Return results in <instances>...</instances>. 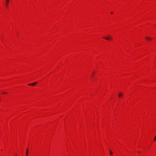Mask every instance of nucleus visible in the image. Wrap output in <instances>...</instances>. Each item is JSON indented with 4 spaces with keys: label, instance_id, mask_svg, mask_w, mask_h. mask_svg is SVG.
<instances>
[{
    "label": "nucleus",
    "instance_id": "obj_4",
    "mask_svg": "<svg viewBox=\"0 0 156 156\" xmlns=\"http://www.w3.org/2000/svg\"><path fill=\"white\" fill-rule=\"evenodd\" d=\"M28 151H29L28 148H27V149L26 152V156H28Z\"/></svg>",
    "mask_w": 156,
    "mask_h": 156
},
{
    "label": "nucleus",
    "instance_id": "obj_1",
    "mask_svg": "<svg viewBox=\"0 0 156 156\" xmlns=\"http://www.w3.org/2000/svg\"><path fill=\"white\" fill-rule=\"evenodd\" d=\"M37 83V82H36L33 83H29L28 84V85L30 86H34L35 84H36Z\"/></svg>",
    "mask_w": 156,
    "mask_h": 156
},
{
    "label": "nucleus",
    "instance_id": "obj_2",
    "mask_svg": "<svg viewBox=\"0 0 156 156\" xmlns=\"http://www.w3.org/2000/svg\"><path fill=\"white\" fill-rule=\"evenodd\" d=\"M112 38V37H111V36H107L105 38H104V39H109L110 38Z\"/></svg>",
    "mask_w": 156,
    "mask_h": 156
},
{
    "label": "nucleus",
    "instance_id": "obj_10",
    "mask_svg": "<svg viewBox=\"0 0 156 156\" xmlns=\"http://www.w3.org/2000/svg\"><path fill=\"white\" fill-rule=\"evenodd\" d=\"M111 14H113V12H111Z\"/></svg>",
    "mask_w": 156,
    "mask_h": 156
},
{
    "label": "nucleus",
    "instance_id": "obj_6",
    "mask_svg": "<svg viewBox=\"0 0 156 156\" xmlns=\"http://www.w3.org/2000/svg\"><path fill=\"white\" fill-rule=\"evenodd\" d=\"M156 140V136H155L154 138V141H155Z\"/></svg>",
    "mask_w": 156,
    "mask_h": 156
},
{
    "label": "nucleus",
    "instance_id": "obj_9",
    "mask_svg": "<svg viewBox=\"0 0 156 156\" xmlns=\"http://www.w3.org/2000/svg\"><path fill=\"white\" fill-rule=\"evenodd\" d=\"M147 38H148V39H150L151 38L149 37H148Z\"/></svg>",
    "mask_w": 156,
    "mask_h": 156
},
{
    "label": "nucleus",
    "instance_id": "obj_8",
    "mask_svg": "<svg viewBox=\"0 0 156 156\" xmlns=\"http://www.w3.org/2000/svg\"><path fill=\"white\" fill-rule=\"evenodd\" d=\"M5 93H6V92H3V93H2V94H5Z\"/></svg>",
    "mask_w": 156,
    "mask_h": 156
},
{
    "label": "nucleus",
    "instance_id": "obj_3",
    "mask_svg": "<svg viewBox=\"0 0 156 156\" xmlns=\"http://www.w3.org/2000/svg\"><path fill=\"white\" fill-rule=\"evenodd\" d=\"M9 0H6L5 5L7 6H8L9 3Z\"/></svg>",
    "mask_w": 156,
    "mask_h": 156
},
{
    "label": "nucleus",
    "instance_id": "obj_5",
    "mask_svg": "<svg viewBox=\"0 0 156 156\" xmlns=\"http://www.w3.org/2000/svg\"><path fill=\"white\" fill-rule=\"evenodd\" d=\"M123 94L122 93H119V97H120L121 96H122Z\"/></svg>",
    "mask_w": 156,
    "mask_h": 156
},
{
    "label": "nucleus",
    "instance_id": "obj_11",
    "mask_svg": "<svg viewBox=\"0 0 156 156\" xmlns=\"http://www.w3.org/2000/svg\"><path fill=\"white\" fill-rule=\"evenodd\" d=\"M138 152H139V153H140V151H139Z\"/></svg>",
    "mask_w": 156,
    "mask_h": 156
},
{
    "label": "nucleus",
    "instance_id": "obj_12",
    "mask_svg": "<svg viewBox=\"0 0 156 156\" xmlns=\"http://www.w3.org/2000/svg\"><path fill=\"white\" fill-rule=\"evenodd\" d=\"M15 156H16V155Z\"/></svg>",
    "mask_w": 156,
    "mask_h": 156
},
{
    "label": "nucleus",
    "instance_id": "obj_7",
    "mask_svg": "<svg viewBox=\"0 0 156 156\" xmlns=\"http://www.w3.org/2000/svg\"><path fill=\"white\" fill-rule=\"evenodd\" d=\"M110 154L111 155H112V153L111 151H110Z\"/></svg>",
    "mask_w": 156,
    "mask_h": 156
}]
</instances>
